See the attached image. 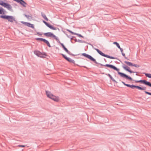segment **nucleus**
<instances>
[{
    "label": "nucleus",
    "mask_w": 151,
    "mask_h": 151,
    "mask_svg": "<svg viewBox=\"0 0 151 151\" xmlns=\"http://www.w3.org/2000/svg\"><path fill=\"white\" fill-rule=\"evenodd\" d=\"M81 55L83 56L84 57H86V58H88V59L90 60L91 61H93L95 63H96V64L98 65L97 66L99 67L100 68L101 67L99 66V65H100L101 66H106V67H108L109 68H112L114 70L116 71L117 72L118 74L121 77L124 78H126L127 79L130 80V81H135L136 83H142L146 85L147 86H149L150 87L151 86V83L149 81H147L145 80H133L132 78L130 76H128L127 75H126V74L122 73L121 72H120L119 71V69L117 68L116 67H115V66L111 65V64H106V65H103L102 64L99 63L97 62L96 61V60L94 58H93L92 56L91 55L87 54L86 53H82L81 54Z\"/></svg>",
    "instance_id": "f257e3e1"
},
{
    "label": "nucleus",
    "mask_w": 151,
    "mask_h": 151,
    "mask_svg": "<svg viewBox=\"0 0 151 151\" xmlns=\"http://www.w3.org/2000/svg\"><path fill=\"white\" fill-rule=\"evenodd\" d=\"M46 94L48 97L52 99L54 101L56 102L59 101V98L58 96L54 95L50 92L48 91H46Z\"/></svg>",
    "instance_id": "f03ea898"
},
{
    "label": "nucleus",
    "mask_w": 151,
    "mask_h": 151,
    "mask_svg": "<svg viewBox=\"0 0 151 151\" xmlns=\"http://www.w3.org/2000/svg\"><path fill=\"white\" fill-rule=\"evenodd\" d=\"M122 83L125 86L131 88L132 89H134L136 88L139 90H145L146 89V87H141L140 86H136L134 85H130L125 83V82L123 81H122Z\"/></svg>",
    "instance_id": "7ed1b4c3"
},
{
    "label": "nucleus",
    "mask_w": 151,
    "mask_h": 151,
    "mask_svg": "<svg viewBox=\"0 0 151 151\" xmlns=\"http://www.w3.org/2000/svg\"><path fill=\"white\" fill-rule=\"evenodd\" d=\"M0 17L1 18L7 20L9 22H13L14 21H16L15 18L12 16L6 15H1Z\"/></svg>",
    "instance_id": "20e7f679"
},
{
    "label": "nucleus",
    "mask_w": 151,
    "mask_h": 151,
    "mask_svg": "<svg viewBox=\"0 0 151 151\" xmlns=\"http://www.w3.org/2000/svg\"><path fill=\"white\" fill-rule=\"evenodd\" d=\"M60 54L64 58L65 60H66L68 62L71 63H73L74 65H77V66H78L80 67H83L85 68H86L87 69L88 68L86 67V66H80L78 64H75V62L74 60L71 59V58L68 57L65 55L63 54L62 53Z\"/></svg>",
    "instance_id": "39448f33"
},
{
    "label": "nucleus",
    "mask_w": 151,
    "mask_h": 151,
    "mask_svg": "<svg viewBox=\"0 0 151 151\" xmlns=\"http://www.w3.org/2000/svg\"><path fill=\"white\" fill-rule=\"evenodd\" d=\"M95 50H96V51L98 52V53L100 55L102 56L106 57L108 58L111 59H118L117 58L114 57L113 56H110L109 55L105 54L98 49L95 48Z\"/></svg>",
    "instance_id": "423d86ee"
},
{
    "label": "nucleus",
    "mask_w": 151,
    "mask_h": 151,
    "mask_svg": "<svg viewBox=\"0 0 151 151\" xmlns=\"http://www.w3.org/2000/svg\"><path fill=\"white\" fill-rule=\"evenodd\" d=\"M0 5L8 9L10 11H12V7L10 4L4 2L1 0H0Z\"/></svg>",
    "instance_id": "0eeeda50"
},
{
    "label": "nucleus",
    "mask_w": 151,
    "mask_h": 151,
    "mask_svg": "<svg viewBox=\"0 0 151 151\" xmlns=\"http://www.w3.org/2000/svg\"><path fill=\"white\" fill-rule=\"evenodd\" d=\"M43 22L45 24V25L47 27H48L51 29L54 30H57V29H58V30H59V29L58 28H56L54 27L53 25L50 24L48 23L47 22L44 20L43 21Z\"/></svg>",
    "instance_id": "6e6552de"
},
{
    "label": "nucleus",
    "mask_w": 151,
    "mask_h": 151,
    "mask_svg": "<svg viewBox=\"0 0 151 151\" xmlns=\"http://www.w3.org/2000/svg\"><path fill=\"white\" fill-rule=\"evenodd\" d=\"M124 62L129 66H134L136 68H139L140 67V65H139L133 64L130 62L125 61Z\"/></svg>",
    "instance_id": "1a4fd4ad"
},
{
    "label": "nucleus",
    "mask_w": 151,
    "mask_h": 151,
    "mask_svg": "<svg viewBox=\"0 0 151 151\" xmlns=\"http://www.w3.org/2000/svg\"><path fill=\"white\" fill-rule=\"evenodd\" d=\"M61 46L62 47V48H63L64 50L67 52V53L69 55L72 56H75L76 55H74L71 53L68 49H67L65 47V45H64L63 44H61Z\"/></svg>",
    "instance_id": "9d476101"
},
{
    "label": "nucleus",
    "mask_w": 151,
    "mask_h": 151,
    "mask_svg": "<svg viewBox=\"0 0 151 151\" xmlns=\"http://www.w3.org/2000/svg\"><path fill=\"white\" fill-rule=\"evenodd\" d=\"M123 68L125 70L129 72L130 73H137V72H134L133 71H132L131 70H130L129 67L125 65L124 66H123Z\"/></svg>",
    "instance_id": "9b49d317"
},
{
    "label": "nucleus",
    "mask_w": 151,
    "mask_h": 151,
    "mask_svg": "<svg viewBox=\"0 0 151 151\" xmlns=\"http://www.w3.org/2000/svg\"><path fill=\"white\" fill-rule=\"evenodd\" d=\"M101 74H105L106 75L108 76H109L110 78L111 79L113 82H115L116 83H118V82L116 81L115 79L112 77V76H111V75L109 74H107V73H101Z\"/></svg>",
    "instance_id": "f8f14e48"
},
{
    "label": "nucleus",
    "mask_w": 151,
    "mask_h": 151,
    "mask_svg": "<svg viewBox=\"0 0 151 151\" xmlns=\"http://www.w3.org/2000/svg\"><path fill=\"white\" fill-rule=\"evenodd\" d=\"M44 35L46 37H52L54 35L51 32L45 33L44 34Z\"/></svg>",
    "instance_id": "ddd939ff"
},
{
    "label": "nucleus",
    "mask_w": 151,
    "mask_h": 151,
    "mask_svg": "<svg viewBox=\"0 0 151 151\" xmlns=\"http://www.w3.org/2000/svg\"><path fill=\"white\" fill-rule=\"evenodd\" d=\"M44 55L47 56V55L46 52H44L42 53L41 52L40 54H39V55L38 57L41 58H45V57L43 56Z\"/></svg>",
    "instance_id": "4468645a"
},
{
    "label": "nucleus",
    "mask_w": 151,
    "mask_h": 151,
    "mask_svg": "<svg viewBox=\"0 0 151 151\" xmlns=\"http://www.w3.org/2000/svg\"><path fill=\"white\" fill-rule=\"evenodd\" d=\"M6 12V11L2 7H0V14H4Z\"/></svg>",
    "instance_id": "2eb2a0df"
},
{
    "label": "nucleus",
    "mask_w": 151,
    "mask_h": 151,
    "mask_svg": "<svg viewBox=\"0 0 151 151\" xmlns=\"http://www.w3.org/2000/svg\"><path fill=\"white\" fill-rule=\"evenodd\" d=\"M26 26H27L28 27H30L33 29H34L35 28L34 24H31L29 22H27Z\"/></svg>",
    "instance_id": "dca6fc26"
},
{
    "label": "nucleus",
    "mask_w": 151,
    "mask_h": 151,
    "mask_svg": "<svg viewBox=\"0 0 151 151\" xmlns=\"http://www.w3.org/2000/svg\"><path fill=\"white\" fill-rule=\"evenodd\" d=\"M41 16L46 21H48V19L46 17L45 14L42 12L41 13Z\"/></svg>",
    "instance_id": "f3484780"
},
{
    "label": "nucleus",
    "mask_w": 151,
    "mask_h": 151,
    "mask_svg": "<svg viewBox=\"0 0 151 151\" xmlns=\"http://www.w3.org/2000/svg\"><path fill=\"white\" fill-rule=\"evenodd\" d=\"M52 38H53L54 39H55L57 41V42L60 43L61 45L62 44H63V43H61L60 40H59V39L58 38V37L56 36L55 35H53V37H52Z\"/></svg>",
    "instance_id": "a211bd4d"
},
{
    "label": "nucleus",
    "mask_w": 151,
    "mask_h": 151,
    "mask_svg": "<svg viewBox=\"0 0 151 151\" xmlns=\"http://www.w3.org/2000/svg\"><path fill=\"white\" fill-rule=\"evenodd\" d=\"M34 53L38 57L39 55V54H40L41 52L38 50H35L34 51Z\"/></svg>",
    "instance_id": "6ab92c4d"
},
{
    "label": "nucleus",
    "mask_w": 151,
    "mask_h": 151,
    "mask_svg": "<svg viewBox=\"0 0 151 151\" xmlns=\"http://www.w3.org/2000/svg\"><path fill=\"white\" fill-rule=\"evenodd\" d=\"M35 39L37 41H42L44 42L45 40V39H43L42 38H36Z\"/></svg>",
    "instance_id": "aec40b11"
},
{
    "label": "nucleus",
    "mask_w": 151,
    "mask_h": 151,
    "mask_svg": "<svg viewBox=\"0 0 151 151\" xmlns=\"http://www.w3.org/2000/svg\"><path fill=\"white\" fill-rule=\"evenodd\" d=\"M44 42L45 43L48 47H51V46L50 44V43L48 40L45 39Z\"/></svg>",
    "instance_id": "412c9836"
},
{
    "label": "nucleus",
    "mask_w": 151,
    "mask_h": 151,
    "mask_svg": "<svg viewBox=\"0 0 151 151\" xmlns=\"http://www.w3.org/2000/svg\"><path fill=\"white\" fill-rule=\"evenodd\" d=\"M143 73L147 77L151 78V74L145 73Z\"/></svg>",
    "instance_id": "4be33fe9"
},
{
    "label": "nucleus",
    "mask_w": 151,
    "mask_h": 151,
    "mask_svg": "<svg viewBox=\"0 0 151 151\" xmlns=\"http://www.w3.org/2000/svg\"><path fill=\"white\" fill-rule=\"evenodd\" d=\"M113 44L116 45L118 48H120V45L119 43H118L117 42H113Z\"/></svg>",
    "instance_id": "5701e85b"
},
{
    "label": "nucleus",
    "mask_w": 151,
    "mask_h": 151,
    "mask_svg": "<svg viewBox=\"0 0 151 151\" xmlns=\"http://www.w3.org/2000/svg\"><path fill=\"white\" fill-rule=\"evenodd\" d=\"M77 42H80V43H86V42L85 41H83V40H80L79 39L78 40H77Z\"/></svg>",
    "instance_id": "b1692460"
},
{
    "label": "nucleus",
    "mask_w": 151,
    "mask_h": 151,
    "mask_svg": "<svg viewBox=\"0 0 151 151\" xmlns=\"http://www.w3.org/2000/svg\"><path fill=\"white\" fill-rule=\"evenodd\" d=\"M24 15L27 19H30L29 17H30L31 18H32L29 15H27L25 14H24Z\"/></svg>",
    "instance_id": "393cba45"
},
{
    "label": "nucleus",
    "mask_w": 151,
    "mask_h": 151,
    "mask_svg": "<svg viewBox=\"0 0 151 151\" xmlns=\"http://www.w3.org/2000/svg\"><path fill=\"white\" fill-rule=\"evenodd\" d=\"M75 35H77L79 37H82V38H83L84 37L83 36H82L80 34H78V33H76V34Z\"/></svg>",
    "instance_id": "a878e982"
},
{
    "label": "nucleus",
    "mask_w": 151,
    "mask_h": 151,
    "mask_svg": "<svg viewBox=\"0 0 151 151\" xmlns=\"http://www.w3.org/2000/svg\"><path fill=\"white\" fill-rule=\"evenodd\" d=\"M144 92L146 94H147L149 95H151V93H150V92H148L146 91H145Z\"/></svg>",
    "instance_id": "bb28decb"
},
{
    "label": "nucleus",
    "mask_w": 151,
    "mask_h": 151,
    "mask_svg": "<svg viewBox=\"0 0 151 151\" xmlns=\"http://www.w3.org/2000/svg\"><path fill=\"white\" fill-rule=\"evenodd\" d=\"M75 38V37L74 36H72V37H70V41L72 43H73L72 41V40H73L74 38Z\"/></svg>",
    "instance_id": "cd10ccee"
},
{
    "label": "nucleus",
    "mask_w": 151,
    "mask_h": 151,
    "mask_svg": "<svg viewBox=\"0 0 151 151\" xmlns=\"http://www.w3.org/2000/svg\"><path fill=\"white\" fill-rule=\"evenodd\" d=\"M17 146L19 147H25V146L24 145H18Z\"/></svg>",
    "instance_id": "c85d7f7f"
},
{
    "label": "nucleus",
    "mask_w": 151,
    "mask_h": 151,
    "mask_svg": "<svg viewBox=\"0 0 151 151\" xmlns=\"http://www.w3.org/2000/svg\"><path fill=\"white\" fill-rule=\"evenodd\" d=\"M70 33H71L72 35H75L76 33L73 32L71 30L70 31Z\"/></svg>",
    "instance_id": "c756f323"
},
{
    "label": "nucleus",
    "mask_w": 151,
    "mask_h": 151,
    "mask_svg": "<svg viewBox=\"0 0 151 151\" xmlns=\"http://www.w3.org/2000/svg\"><path fill=\"white\" fill-rule=\"evenodd\" d=\"M21 23L24 24L25 25H26L27 23V22H25L23 21H21Z\"/></svg>",
    "instance_id": "7c9ffc66"
},
{
    "label": "nucleus",
    "mask_w": 151,
    "mask_h": 151,
    "mask_svg": "<svg viewBox=\"0 0 151 151\" xmlns=\"http://www.w3.org/2000/svg\"><path fill=\"white\" fill-rule=\"evenodd\" d=\"M65 35H66V36L69 38H70V37H72V36L71 35H68L67 34H65Z\"/></svg>",
    "instance_id": "2f4dec72"
},
{
    "label": "nucleus",
    "mask_w": 151,
    "mask_h": 151,
    "mask_svg": "<svg viewBox=\"0 0 151 151\" xmlns=\"http://www.w3.org/2000/svg\"><path fill=\"white\" fill-rule=\"evenodd\" d=\"M119 49L120 50V51L122 53L123 52V50L122 48L121 47H120V48H119Z\"/></svg>",
    "instance_id": "473e14b6"
},
{
    "label": "nucleus",
    "mask_w": 151,
    "mask_h": 151,
    "mask_svg": "<svg viewBox=\"0 0 151 151\" xmlns=\"http://www.w3.org/2000/svg\"><path fill=\"white\" fill-rule=\"evenodd\" d=\"M75 38L74 39L73 38V40H74V41L75 42H77V39Z\"/></svg>",
    "instance_id": "72a5a7b5"
},
{
    "label": "nucleus",
    "mask_w": 151,
    "mask_h": 151,
    "mask_svg": "<svg viewBox=\"0 0 151 151\" xmlns=\"http://www.w3.org/2000/svg\"><path fill=\"white\" fill-rule=\"evenodd\" d=\"M122 56L124 57L125 56V54L123 53V52L122 53Z\"/></svg>",
    "instance_id": "f704fd0d"
},
{
    "label": "nucleus",
    "mask_w": 151,
    "mask_h": 151,
    "mask_svg": "<svg viewBox=\"0 0 151 151\" xmlns=\"http://www.w3.org/2000/svg\"><path fill=\"white\" fill-rule=\"evenodd\" d=\"M37 34L38 35H42V34H40V33L39 32H37Z\"/></svg>",
    "instance_id": "c9c22d12"
},
{
    "label": "nucleus",
    "mask_w": 151,
    "mask_h": 151,
    "mask_svg": "<svg viewBox=\"0 0 151 151\" xmlns=\"http://www.w3.org/2000/svg\"><path fill=\"white\" fill-rule=\"evenodd\" d=\"M124 58H125V59H127V60H129V59L127 58V57H126V56H124Z\"/></svg>",
    "instance_id": "e433bc0d"
},
{
    "label": "nucleus",
    "mask_w": 151,
    "mask_h": 151,
    "mask_svg": "<svg viewBox=\"0 0 151 151\" xmlns=\"http://www.w3.org/2000/svg\"><path fill=\"white\" fill-rule=\"evenodd\" d=\"M66 30L69 32H70V31H71L70 30L68 29H67Z\"/></svg>",
    "instance_id": "4c0bfd02"
},
{
    "label": "nucleus",
    "mask_w": 151,
    "mask_h": 151,
    "mask_svg": "<svg viewBox=\"0 0 151 151\" xmlns=\"http://www.w3.org/2000/svg\"><path fill=\"white\" fill-rule=\"evenodd\" d=\"M104 60L105 61V62H107V61L106 60V59L105 58H104Z\"/></svg>",
    "instance_id": "58836bf2"
},
{
    "label": "nucleus",
    "mask_w": 151,
    "mask_h": 151,
    "mask_svg": "<svg viewBox=\"0 0 151 151\" xmlns=\"http://www.w3.org/2000/svg\"><path fill=\"white\" fill-rule=\"evenodd\" d=\"M63 32H64V33L65 35V34H66V32L65 31H63Z\"/></svg>",
    "instance_id": "ea45409f"
},
{
    "label": "nucleus",
    "mask_w": 151,
    "mask_h": 151,
    "mask_svg": "<svg viewBox=\"0 0 151 151\" xmlns=\"http://www.w3.org/2000/svg\"><path fill=\"white\" fill-rule=\"evenodd\" d=\"M14 5L15 6H17V4H15Z\"/></svg>",
    "instance_id": "a19ab883"
},
{
    "label": "nucleus",
    "mask_w": 151,
    "mask_h": 151,
    "mask_svg": "<svg viewBox=\"0 0 151 151\" xmlns=\"http://www.w3.org/2000/svg\"><path fill=\"white\" fill-rule=\"evenodd\" d=\"M15 22H16V23H17V22L16 20V21H15Z\"/></svg>",
    "instance_id": "79ce46f5"
},
{
    "label": "nucleus",
    "mask_w": 151,
    "mask_h": 151,
    "mask_svg": "<svg viewBox=\"0 0 151 151\" xmlns=\"http://www.w3.org/2000/svg\"><path fill=\"white\" fill-rule=\"evenodd\" d=\"M136 76H139L138 75H137V73H136Z\"/></svg>",
    "instance_id": "37998d69"
},
{
    "label": "nucleus",
    "mask_w": 151,
    "mask_h": 151,
    "mask_svg": "<svg viewBox=\"0 0 151 151\" xmlns=\"http://www.w3.org/2000/svg\"><path fill=\"white\" fill-rule=\"evenodd\" d=\"M133 6H137V5L136 4H135V5H133Z\"/></svg>",
    "instance_id": "c03bdc74"
},
{
    "label": "nucleus",
    "mask_w": 151,
    "mask_h": 151,
    "mask_svg": "<svg viewBox=\"0 0 151 151\" xmlns=\"http://www.w3.org/2000/svg\"><path fill=\"white\" fill-rule=\"evenodd\" d=\"M88 44L89 45H91V44Z\"/></svg>",
    "instance_id": "a18cd8bd"
}]
</instances>
